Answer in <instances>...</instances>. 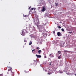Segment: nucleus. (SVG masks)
<instances>
[{"label":"nucleus","instance_id":"obj_1","mask_svg":"<svg viewBox=\"0 0 76 76\" xmlns=\"http://www.w3.org/2000/svg\"><path fill=\"white\" fill-rule=\"evenodd\" d=\"M26 30L25 29H23V30L22 31V34L21 35H22V36H25V35H26Z\"/></svg>","mask_w":76,"mask_h":76},{"label":"nucleus","instance_id":"obj_2","mask_svg":"<svg viewBox=\"0 0 76 76\" xmlns=\"http://www.w3.org/2000/svg\"><path fill=\"white\" fill-rule=\"evenodd\" d=\"M35 23L36 24H39V20L38 19H36V21H35Z\"/></svg>","mask_w":76,"mask_h":76},{"label":"nucleus","instance_id":"obj_3","mask_svg":"<svg viewBox=\"0 0 76 76\" xmlns=\"http://www.w3.org/2000/svg\"><path fill=\"white\" fill-rule=\"evenodd\" d=\"M45 10H46L45 7H43L42 9L41 10L42 12H45Z\"/></svg>","mask_w":76,"mask_h":76},{"label":"nucleus","instance_id":"obj_4","mask_svg":"<svg viewBox=\"0 0 76 76\" xmlns=\"http://www.w3.org/2000/svg\"><path fill=\"white\" fill-rule=\"evenodd\" d=\"M57 35L58 37H61L62 35V34L60 32H58L57 33Z\"/></svg>","mask_w":76,"mask_h":76},{"label":"nucleus","instance_id":"obj_5","mask_svg":"<svg viewBox=\"0 0 76 76\" xmlns=\"http://www.w3.org/2000/svg\"><path fill=\"white\" fill-rule=\"evenodd\" d=\"M7 68H8V69H9L8 70V71H11V72H12V73H13V72H12V68L11 67H10L9 66H7Z\"/></svg>","mask_w":76,"mask_h":76},{"label":"nucleus","instance_id":"obj_6","mask_svg":"<svg viewBox=\"0 0 76 76\" xmlns=\"http://www.w3.org/2000/svg\"><path fill=\"white\" fill-rule=\"evenodd\" d=\"M36 56L37 58H41V55L37 54L36 55Z\"/></svg>","mask_w":76,"mask_h":76},{"label":"nucleus","instance_id":"obj_7","mask_svg":"<svg viewBox=\"0 0 76 76\" xmlns=\"http://www.w3.org/2000/svg\"><path fill=\"white\" fill-rule=\"evenodd\" d=\"M63 45H64V43L63 42H61V44H60V47H63Z\"/></svg>","mask_w":76,"mask_h":76},{"label":"nucleus","instance_id":"obj_8","mask_svg":"<svg viewBox=\"0 0 76 76\" xmlns=\"http://www.w3.org/2000/svg\"><path fill=\"white\" fill-rule=\"evenodd\" d=\"M42 51H41V50H40L39 51H38V54H41V53Z\"/></svg>","mask_w":76,"mask_h":76},{"label":"nucleus","instance_id":"obj_9","mask_svg":"<svg viewBox=\"0 0 76 76\" xmlns=\"http://www.w3.org/2000/svg\"><path fill=\"white\" fill-rule=\"evenodd\" d=\"M32 44V42L31 41H30L29 43V45H31Z\"/></svg>","mask_w":76,"mask_h":76},{"label":"nucleus","instance_id":"obj_10","mask_svg":"<svg viewBox=\"0 0 76 76\" xmlns=\"http://www.w3.org/2000/svg\"><path fill=\"white\" fill-rule=\"evenodd\" d=\"M58 54H60L61 53V51H58Z\"/></svg>","mask_w":76,"mask_h":76},{"label":"nucleus","instance_id":"obj_11","mask_svg":"<svg viewBox=\"0 0 76 76\" xmlns=\"http://www.w3.org/2000/svg\"><path fill=\"white\" fill-rule=\"evenodd\" d=\"M58 59H60L61 58V55H60V56H58Z\"/></svg>","mask_w":76,"mask_h":76},{"label":"nucleus","instance_id":"obj_12","mask_svg":"<svg viewBox=\"0 0 76 76\" xmlns=\"http://www.w3.org/2000/svg\"><path fill=\"white\" fill-rule=\"evenodd\" d=\"M36 49H37V50H39V49H40V48H39V47H37V48H36Z\"/></svg>","mask_w":76,"mask_h":76},{"label":"nucleus","instance_id":"obj_13","mask_svg":"<svg viewBox=\"0 0 76 76\" xmlns=\"http://www.w3.org/2000/svg\"><path fill=\"white\" fill-rule=\"evenodd\" d=\"M52 53H51L49 55V57H52Z\"/></svg>","mask_w":76,"mask_h":76},{"label":"nucleus","instance_id":"obj_14","mask_svg":"<svg viewBox=\"0 0 76 76\" xmlns=\"http://www.w3.org/2000/svg\"><path fill=\"white\" fill-rule=\"evenodd\" d=\"M24 42H27V41H26V39H24Z\"/></svg>","mask_w":76,"mask_h":76},{"label":"nucleus","instance_id":"obj_15","mask_svg":"<svg viewBox=\"0 0 76 76\" xmlns=\"http://www.w3.org/2000/svg\"><path fill=\"white\" fill-rule=\"evenodd\" d=\"M61 31H62L63 32H64V29L62 28V29H61Z\"/></svg>","mask_w":76,"mask_h":76},{"label":"nucleus","instance_id":"obj_16","mask_svg":"<svg viewBox=\"0 0 76 76\" xmlns=\"http://www.w3.org/2000/svg\"><path fill=\"white\" fill-rule=\"evenodd\" d=\"M51 72H49L48 73V75H51Z\"/></svg>","mask_w":76,"mask_h":76},{"label":"nucleus","instance_id":"obj_17","mask_svg":"<svg viewBox=\"0 0 76 76\" xmlns=\"http://www.w3.org/2000/svg\"><path fill=\"white\" fill-rule=\"evenodd\" d=\"M58 27L60 29L61 28V27H60V26H58Z\"/></svg>","mask_w":76,"mask_h":76},{"label":"nucleus","instance_id":"obj_18","mask_svg":"<svg viewBox=\"0 0 76 76\" xmlns=\"http://www.w3.org/2000/svg\"><path fill=\"white\" fill-rule=\"evenodd\" d=\"M68 33H69V34H72V31L70 32H68Z\"/></svg>","mask_w":76,"mask_h":76},{"label":"nucleus","instance_id":"obj_19","mask_svg":"<svg viewBox=\"0 0 76 76\" xmlns=\"http://www.w3.org/2000/svg\"><path fill=\"white\" fill-rule=\"evenodd\" d=\"M0 76H3V75L2 74H0Z\"/></svg>","mask_w":76,"mask_h":76},{"label":"nucleus","instance_id":"obj_20","mask_svg":"<svg viewBox=\"0 0 76 76\" xmlns=\"http://www.w3.org/2000/svg\"><path fill=\"white\" fill-rule=\"evenodd\" d=\"M35 51V49H33L32 50V52H33V51Z\"/></svg>","mask_w":76,"mask_h":76},{"label":"nucleus","instance_id":"obj_21","mask_svg":"<svg viewBox=\"0 0 76 76\" xmlns=\"http://www.w3.org/2000/svg\"><path fill=\"white\" fill-rule=\"evenodd\" d=\"M34 9V8H32L31 9V10H33Z\"/></svg>","mask_w":76,"mask_h":76},{"label":"nucleus","instance_id":"obj_22","mask_svg":"<svg viewBox=\"0 0 76 76\" xmlns=\"http://www.w3.org/2000/svg\"><path fill=\"white\" fill-rule=\"evenodd\" d=\"M55 4H56V6H57L58 4H57V3H55Z\"/></svg>","mask_w":76,"mask_h":76},{"label":"nucleus","instance_id":"obj_23","mask_svg":"<svg viewBox=\"0 0 76 76\" xmlns=\"http://www.w3.org/2000/svg\"><path fill=\"white\" fill-rule=\"evenodd\" d=\"M44 58H47V56H44Z\"/></svg>","mask_w":76,"mask_h":76},{"label":"nucleus","instance_id":"obj_24","mask_svg":"<svg viewBox=\"0 0 76 76\" xmlns=\"http://www.w3.org/2000/svg\"><path fill=\"white\" fill-rule=\"evenodd\" d=\"M36 8H34L33 9L34 11L35 10V9Z\"/></svg>","mask_w":76,"mask_h":76},{"label":"nucleus","instance_id":"obj_25","mask_svg":"<svg viewBox=\"0 0 76 76\" xmlns=\"http://www.w3.org/2000/svg\"><path fill=\"white\" fill-rule=\"evenodd\" d=\"M52 57H54V55H52Z\"/></svg>","mask_w":76,"mask_h":76},{"label":"nucleus","instance_id":"obj_26","mask_svg":"<svg viewBox=\"0 0 76 76\" xmlns=\"http://www.w3.org/2000/svg\"><path fill=\"white\" fill-rule=\"evenodd\" d=\"M31 8V7H30L29 8H28V9H30V8Z\"/></svg>","mask_w":76,"mask_h":76},{"label":"nucleus","instance_id":"obj_27","mask_svg":"<svg viewBox=\"0 0 76 76\" xmlns=\"http://www.w3.org/2000/svg\"><path fill=\"white\" fill-rule=\"evenodd\" d=\"M29 27L30 28H31V25H29Z\"/></svg>","mask_w":76,"mask_h":76},{"label":"nucleus","instance_id":"obj_28","mask_svg":"<svg viewBox=\"0 0 76 76\" xmlns=\"http://www.w3.org/2000/svg\"><path fill=\"white\" fill-rule=\"evenodd\" d=\"M24 17H25V18H26V17H27V15H25Z\"/></svg>","mask_w":76,"mask_h":76},{"label":"nucleus","instance_id":"obj_29","mask_svg":"<svg viewBox=\"0 0 76 76\" xmlns=\"http://www.w3.org/2000/svg\"><path fill=\"white\" fill-rule=\"evenodd\" d=\"M53 32V34H55V31H54Z\"/></svg>","mask_w":76,"mask_h":76},{"label":"nucleus","instance_id":"obj_30","mask_svg":"<svg viewBox=\"0 0 76 76\" xmlns=\"http://www.w3.org/2000/svg\"><path fill=\"white\" fill-rule=\"evenodd\" d=\"M49 65H50V66H51V63H50Z\"/></svg>","mask_w":76,"mask_h":76},{"label":"nucleus","instance_id":"obj_31","mask_svg":"<svg viewBox=\"0 0 76 76\" xmlns=\"http://www.w3.org/2000/svg\"><path fill=\"white\" fill-rule=\"evenodd\" d=\"M35 61V62H36V63H37V61Z\"/></svg>","mask_w":76,"mask_h":76},{"label":"nucleus","instance_id":"obj_32","mask_svg":"<svg viewBox=\"0 0 76 76\" xmlns=\"http://www.w3.org/2000/svg\"><path fill=\"white\" fill-rule=\"evenodd\" d=\"M7 74H9V72H7Z\"/></svg>","mask_w":76,"mask_h":76},{"label":"nucleus","instance_id":"obj_33","mask_svg":"<svg viewBox=\"0 0 76 76\" xmlns=\"http://www.w3.org/2000/svg\"><path fill=\"white\" fill-rule=\"evenodd\" d=\"M30 65H31V66H32V64H31Z\"/></svg>","mask_w":76,"mask_h":76},{"label":"nucleus","instance_id":"obj_34","mask_svg":"<svg viewBox=\"0 0 76 76\" xmlns=\"http://www.w3.org/2000/svg\"><path fill=\"white\" fill-rule=\"evenodd\" d=\"M43 34H42V35H43Z\"/></svg>","mask_w":76,"mask_h":76},{"label":"nucleus","instance_id":"obj_35","mask_svg":"<svg viewBox=\"0 0 76 76\" xmlns=\"http://www.w3.org/2000/svg\"><path fill=\"white\" fill-rule=\"evenodd\" d=\"M9 63H10V62H9Z\"/></svg>","mask_w":76,"mask_h":76},{"label":"nucleus","instance_id":"obj_36","mask_svg":"<svg viewBox=\"0 0 76 76\" xmlns=\"http://www.w3.org/2000/svg\"><path fill=\"white\" fill-rule=\"evenodd\" d=\"M66 52H67V51Z\"/></svg>","mask_w":76,"mask_h":76}]
</instances>
